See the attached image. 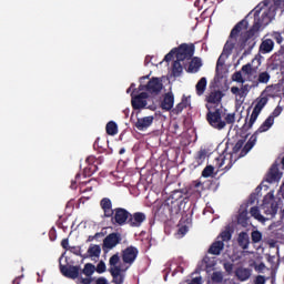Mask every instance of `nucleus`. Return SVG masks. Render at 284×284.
I'll use <instances>...</instances> for the list:
<instances>
[{"mask_svg": "<svg viewBox=\"0 0 284 284\" xmlns=\"http://www.w3.org/2000/svg\"><path fill=\"white\" fill-rule=\"evenodd\" d=\"M61 274L67 278H72L73 281L81 274V266L79 265H59Z\"/></svg>", "mask_w": 284, "mask_h": 284, "instance_id": "9b49d317", "label": "nucleus"}, {"mask_svg": "<svg viewBox=\"0 0 284 284\" xmlns=\"http://www.w3.org/2000/svg\"><path fill=\"white\" fill-rule=\"evenodd\" d=\"M138 90L140 92H146L149 97H159L161 90H163V80L161 78H151L146 84H140Z\"/></svg>", "mask_w": 284, "mask_h": 284, "instance_id": "423d86ee", "label": "nucleus"}, {"mask_svg": "<svg viewBox=\"0 0 284 284\" xmlns=\"http://www.w3.org/2000/svg\"><path fill=\"white\" fill-rule=\"evenodd\" d=\"M235 276L239 278V281H247V278L252 276V272H250V268H237Z\"/></svg>", "mask_w": 284, "mask_h": 284, "instance_id": "c756f323", "label": "nucleus"}, {"mask_svg": "<svg viewBox=\"0 0 284 284\" xmlns=\"http://www.w3.org/2000/svg\"><path fill=\"white\" fill-rule=\"evenodd\" d=\"M252 84H242L241 89H240V97H247V94L250 93V90H252Z\"/></svg>", "mask_w": 284, "mask_h": 284, "instance_id": "a18cd8bd", "label": "nucleus"}, {"mask_svg": "<svg viewBox=\"0 0 284 284\" xmlns=\"http://www.w3.org/2000/svg\"><path fill=\"white\" fill-rule=\"evenodd\" d=\"M193 186L199 190V187H201V190H203V182H201L200 180H195L193 181Z\"/></svg>", "mask_w": 284, "mask_h": 284, "instance_id": "052dcab7", "label": "nucleus"}, {"mask_svg": "<svg viewBox=\"0 0 284 284\" xmlns=\"http://www.w3.org/2000/svg\"><path fill=\"white\" fill-rule=\"evenodd\" d=\"M251 240H252V243H261V241H263V233H261V231L258 230L252 231Z\"/></svg>", "mask_w": 284, "mask_h": 284, "instance_id": "ea45409f", "label": "nucleus"}, {"mask_svg": "<svg viewBox=\"0 0 284 284\" xmlns=\"http://www.w3.org/2000/svg\"><path fill=\"white\" fill-rule=\"evenodd\" d=\"M225 163H226V165H225ZM223 165H225L224 166V170L227 172V170H232V165H234V163L232 162V155H229V158L227 156H224L223 159H222V162L220 163V168H223Z\"/></svg>", "mask_w": 284, "mask_h": 284, "instance_id": "e433bc0d", "label": "nucleus"}, {"mask_svg": "<svg viewBox=\"0 0 284 284\" xmlns=\"http://www.w3.org/2000/svg\"><path fill=\"white\" fill-rule=\"evenodd\" d=\"M203 65V62L201 61V58L194 57L191 59V62L189 63V68L186 69V72L194 74L201 70V67Z\"/></svg>", "mask_w": 284, "mask_h": 284, "instance_id": "b1692460", "label": "nucleus"}, {"mask_svg": "<svg viewBox=\"0 0 284 284\" xmlns=\"http://www.w3.org/2000/svg\"><path fill=\"white\" fill-rule=\"evenodd\" d=\"M87 163L89 164L87 168H84L83 170V176L85 179L92 176V174H94V172H97L99 170V166H97V164H92L95 161L94 156H89L87 158Z\"/></svg>", "mask_w": 284, "mask_h": 284, "instance_id": "412c9836", "label": "nucleus"}, {"mask_svg": "<svg viewBox=\"0 0 284 284\" xmlns=\"http://www.w3.org/2000/svg\"><path fill=\"white\" fill-rule=\"evenodd\" d=\"M250 214L251 216H254L255 220L258 221L260 223H265V221H267V219L261 214L258 206L251 207Z\"/></svg>", "mask_w": 284, "mask_h": 284, "instance_id": "7c9ffc66", "label": "nucleus"}, {"mask_svg": "<svg viewBox=\"0 0 284 284\" xmlns=\"http://www.w3.org/2000/svg\"><path fill=\"white\" fill-rule=\"evenodd\" d=\"M181 61L182 60L176 59L173 62V65H172V74H173V77H181V74H183V65L181 64Z\"/></svg>", "mask_w": 284, "mask_h": 284, "instance_id": "72a5a7b5", "label": "nucleus"}, {"mask_svg": "<svg viewBox=\"0 0 284 284\" xmlns=\"http://www.w3.org/2000/svg\"><path fill=\"white\" fill-rule=\"evenodd\" d=\"M80 283H82V284H91L92 283V278H90V277H81L80 278Z\"/></svg>", "mask_w": 284, "mask_h": 284, "instance_id": "e2e57ef3", "label": "nucleus"}, {"mask_svg": "<svg viewBox=\"0 0 284 284\" xmlns=\"http://www.w3.org/2000/svg\"><path fill=\"white\" fill-rule=\"evenodd\" d=\"M100 207L104 219H110L112 225H118L119 227L128 225L130 221V211L123 207L112 209V200H110V197H103L100 201Z\"/></svg>", "mask_w": 284, "mask_h": 284, "instance_id": "f03ea898", "label": "nucleus"}, {"mask_svg": "<svg viewBox=\"0 0 284 284\" xmlns=\"http://www.w3.org/2000/svg\"><path fill=\"white\" fill-rule=\"evenodd\" d=\"M119 261H121V257L119 256V253H116L110 257L109 263L111 267H116V265H119Z\"/></svg>", "mask_w": 284, "mask_h": 284, "instance_id": "de8ad7c7", "label": "nucleus"}, {"mask_svg": "<svg viewBox=\"0 0 284 284\" xmlns=\"http://www.w3.org/2000/svg\"><path fill=\"white\" fill-rule=\"evenodd\" d=\"M250 26V23L247 22V19H243L240 22H237L234 28L231 30L229 40L225 42L223 51L217 60L216 63V70H219V67L221 65V59H223V57H230L235 48L236 50V39H239V36L241 34V32H243V30H247V27Z\"/></svg>", "mask_w": 284, "mask_h": 284, "instance_id": "7ed1b4c3", "label": "nucleus"}, {"mask_svg": "<svg viewBox=\"0 0 284 284\" xmlns=\"http://www.w3.org/2000/svg\"><path fill=\"white\" fill-rule=\"evenodd\" d=\"M121 243V234L119 233H111L105 236L102 244L103 252H110V250H114L115 246Z\"/></svg>", "mask_w": 284, "mask_h": 284, "instance_id": "9d476101", "label": "nucleus"}, {"mask_svg": "<svg viewBox=\"0 0 284 284\" xmlns=\"http://www.w3.org/2000/svg\"><path fill=\"white\" fill-rule=\"evenodd\" d=\"M112 278H113V283L123 284V275H118V276L112 277Z\"/></svg>", "mask_w": 284, "mask_h": 284, "instance_id": "bf43d9fd", "label": "nucleus"}, {"mask_svg": "<svg viewBox=\"0 0 284 284\" xmlns=\"http://www.w3.org/2000/svg\"><path fill=\"white\" fill-rule=\"evenodd\" d=\"M272 125H274V118L273 116H268L266 118V120L260 125V128L256 130L260 134H263V132H267V130H270V128H272Z\"/></svg>", "mask_w": 284, "mask_h": 284, "instance_id": "cd10ccee", "label": "nucleus"}, {"mask_svg": "<svg viewBox=\"0 0 284 284\" xmlns=\"http://www.w3.org/2000/svg\"><path fill=\"white\" fill-rule=\"evenodd\" d=\"M61 247H63V250H70V241L68 239H63L61 241Z\"/></svg>", "mask_w": 284, "mask_h": 284, "instance_id": "4d7b16f0", "label": "nucleus"}, {"mask_svg": "<svg viewBox=\"0 0 284 284\" xmlns=\"http://www.w3.org/2000/svg\"><path fill=\"white\" fill-rule=\"evenodd\" d=\"M110 274L112 277H116V276H123V274H121V266H113L110 268Z\"/></svg>", "mask_w": 284, "mask_h": 284, "instance_id": "8fccbe9b", "label": "nucleus"}, {"mask_svg": "<svg viewBox=\"0 0 284 284\" xmlns=\"http://www.w3.org/2000/svg\"><path fill=\"white\" fill-rule=\"evenodd\" d=\"M231 92L232 94H239V97H241V89H239V87H232Z\"/></svg>", "mask_w": 284, "mask_h": 284, "instance_id": "680f3d73", "label": "nucleus"}, {"mask_svg": "<svg viewBox=\"0 0 284 284\" xmlns=\"http://www.w3.org/2000/svg\"><path fill=\"white\" fill-rule=\"evenodd\" d=\"M154 123V115H149L144 118H139L134 123V128L140 132H145Z\"/></svg>", "mask_w": 284, "mask_h": 284, "instance_id": "f3484780", "label": "nucleus"}, {"mask_svg": "<svg viewBox=\"0 0 284 284\" xmlns=\"http://www.w3.org/2000/svg\"><path fill=\"white\" fill-rule=\"evenodd\" d=\"M181 201L166 200L165 207L168 209L171 216H176L181 212Z\"/></svg>", "mask_w": 284, "mask_h": 284, "instance_id": "aec40b11", "label": "nucleus"}, {"mask_svg": "<svg viewBox=\"0 0 284 284\" xmlns=\"http://www.w3.org/2000/svg\"><path fill=\"white\" fill-rule=\"evenodd\" d=\"M283 112V108L282 106H276L273 112L271 113V115L268 116H273V121L274 119H276V116H281V113Z\"/></svg>", "mask_w": 284, "mask_h": 284, "instance_id": "5fc2aeb1", "label": "nucleus"}, {"mask_svg": "<svg viewBox=\"0 0 284 284\" xmlns=\"http://www.w3.org/2000/svg\"><path fill=\"white\" fill-rule=\"evenodd\" d=\"M69 251L75 256H81V258H88V255L81 254V246H70Z\"/></svg>", "mask_w": 284, "mask_h": 284, "instance_id": "c03bdc74", "label": "nucleus"}, {"mask_svg": "<svg viewBox=\"0 0 284 284\" xmlns=\"http://www.w3.org/2000/svg\"><path fill=\"white\" fill-rule=\"evenodd\" d=\"M136 256H139V248L134 246H129L122 251V261L129 265L136 261Z\"/></svg>", "mask_w": 284, "mask_h": 284, "instance_id": "ddd939ff", "label": "nucleus"}, {"mask_svg": "<svg viewBox=\"0 0 284 284\" xmlns=\"http://www.w3.org/2000/svg\"><path fill=\"white\" fill-rule=\"evenodd\" d=\"M267 101H270V99H267V97H263V93L255 100L256 104L251 113V116L245 118V123L241 128L242 134H247V132L252 130L254 123H256V119H258V115L261 112H263V108L267 105Z\"/></svg>", "mask_w": 284, "mask_h": 284, "instance_id": "20e7f679", "label": "nucleus"}, {"mask_svg": "<svg viewBox=\"0 0 284 284\" xmlns=\"http://www.w3.org/2000/svg\"><path fill=\"white\" fill-rule=\"evenodd\" d=\"M276 17V6H271L268 8H263V4L260 3L254 8V23L250 30L240 34V38L236 42V52L241 54V60L245 57L252 54V50L256 45V33L265 26L272 23V19Z\"/></svg>", "mask_w": 284, "mask_h": 284, "instance_id": "f257e3e1", "label": "nucleus"}, {"mask_svg": "<svg viewBox=\"0 0 284 284\" xmlns=\"http://www.w3.org/2000/svg\"><path fill=\"white\" fill-rule=\"evenodd\" d=\"M232 81H235V83H245L246 80L243 78V69L233 73Z\"/></svg>", "mask_w": 284, "mask_h": 284, "instance_id": "58836bf2", "label": "nucleus"}, {"mask_svg": "<svg viewBox=\"0 0 284 284\" xmlns=\"http://www.w3.org/2000/svg\"><path fill=\"white\" fill-rule=\"evenodd\" d=\"M175 57L178 61L192 59L194 57V44L182 43L179 48H175Z\"/></svg>", "mask_w": 284, "mask_h": 284, "instance_id": "1a4fd4ad", "label": "nucleus"}, {"mask_svg": "<svg viewBox=\"0 0 284 284\" xmlns=\"http://www.w3.org/2000/svg\"><path fill=\"white\" fill-rule=\"evenodd\" d=\"M212 283H223V273L220 271L213 272L211 275Z\"/></svg>", "mask_w": 284, "mask_h": 284, "instance_id": "a19ab883", "label": "nucleus"}, {"mask_svg": "<svg viewBox=\"0 0 284 284\" xmlns=\"http://www.w3.org/2000/svg\"><path fill=\"white\" fill-rule=\"evenodd\" d=\"M242 72L244 77H246V81L252 82V88H258V85L264 84L267 85L270 83V79H272V75H270V72L263 71L260 72L256 80H253L252 77L254 72H256V69L252 68V63H246L242 67Z\"/></svg>", "mask_w": 284, "mask_h": 284, "instance_id": "39448f33", "label": "nucleus"}, {"mask_svg": "<svg viewBox=\"0 0 284 284\" xmlns=\"http://www.w3.org/2000/svg\"><path fill=\"white\" fill-rule=\"evenodd\" d=\"M236 122V113H227L224 118L225 125H233Z\"/></svg>", "mask_w": 284, "mask_h": 284, "instance_id": "37998d69", "label": "nucleus"}, {"mask_svg": "<svg viewBox=\"0 0 284 284\" xmlns=\"http://www.w3.org/2000/svg\"><path fill=\"white\" fill-rule=\"evenodd\" d=\"M101 237H103V233H95L94 235H93V239H101Z\"/></svg>", "mask_w": 284, "mask_h": 284, "instance_id": "338daca9", "label": "nucleus"}, {"mask_svg": "<svg viewBox=\"0 0 284 284\" xmlns=\"http://www.w3.org/2000/svg\"><path fill=\"white\" fill-rule=\"evenodd\" d=\"M106 134H109V136H114L116 134H119V125H116V122L114 121H110L106 126Z\"/></svg>", "mask_w": 284, "mask_h": 284, "instance_id": "2f4dec72", "label": "nucleus"}, {"mask_svg": "<svg viewBox=\"0 0 284 284\" xmlns=\"http://www.w3.org/2000/svg\"><path fill=\"white\" fill-rule=\"evenodd\" d=\"M206 121L214 130H223L225 128V121L221 118V109H216L215 111L209 110Z\"/></svg>", "mask_w": 284, "mask_h": 284, "instance_id": "6e6552de", "label": "nucleus"}, {"mask_svg": "<svg viewBox=\"0 0 284 284\" xmlns=\"http://www.w3.org/2000/svg\"><path fill=\"white\" fill-rule=\"evenodd\" d=\"M239 223H246L247 221V211H243L239 214L237 217Z\"/></svg>", "mask_w": 284, "mask_h": 284, "instance_id": "6e6d98bb", "label": "nucleus"}, {"mask_svg": "<svg viewBox=\"0 0 284 284\" xmlns=\"http://www.w3.org/2000/svg\"><path fill=\"white\" fill-rule=\"evenodd\" d=\"M105 270H106L105 262L103 261L99 262L95 267V272H98V274H103Z\"/></svg>", "mask_w": 284, "mask_h": 284, "instance_id": "3c124183", "label": "nucleus"}, {"mask_svg": "<svg viewBox=\"0 0 284 284\" xmlns=\"http://www.w3.org/2000/svg\"><path fill=\"white\" fill-rule=\"evenodd\" d=\"M145 219L146 216L143 212L130 213L128 225H130V227H141Z\"/></svg>", "mask_w": 284, "mask_h": 284, "instance_id": "dca6fc26", "label": "nucleus"}, {"mask_svg": "<svg viewBox=\"0 0 284 284\" xmlns=\"http://www.w3.org/2000/svg\"><path fill=\"white\" fill-rule=\"evenodd\" d=\"M274 50V40L264 39L260 44V53L261 54H270Z\"/></svg>", "mask_w": 284, "mask_h": 284, "instance_id": "5701e85b", "label": "nucleus"}, {"mask_svg": "<svg viewBox=\"0 0 284 284\" xmlns=\"http://www.w3.org/2000/svg\"><path fill=\"white\" fill-rule=\"evenodd\" d=\"M212 174H214V166H212V165H206L204 168V170L202 171V176L204 179H210V176H212Z\"/></svg>", "mask_w": 284, "mask_h": 284, "instance_id": "79ce46f5", "label": "nucleus"}, {"mask_svg": "<svg viewBox=\"0 0 284 284\" xmlns=\"http://www.w3.org/2000/svg\"><path fill=\"white\" fill-rule=\"evenodd\" d=\"M160 108L165 112H172L174 108V93L168 92L164 94L163 100L161 101Z\"/></svg>", "mask_w": 284, "mask_h": 284, "instance_id": "a211bd4d", "label": "nucleus"}, {"mask_svg": "<svg viewBox=\"0 0 284 284\" xmlns=\"http://www.w3.org/2000/svg\"><path fill=\"white\" fill-rule=\"evenodd\" d=\"M272 39L280 45V50L277 51L280 55L284 54V37L283 33L278 31H273L271 33Z\"/></svg>", "mask_w": 284, "mask_h": 284, "instance_id": "393cba45", "label": "nucleus"}, {"mask_svg": "<svg viewBox=\"0 0 284 284\" xmlns=\"http://www.w3.org/2000/svg\"><path fill=\"white\" fill-rule=\"evenodd\" d=\"M168 200L169 201H180L181 203H183V192H181L179 190L173 191Z\"/></svg>", "mask_w": 284, "mask_h": 284, "instance_id": "4c0bfd02", "label": "nucleus"}, {"mask_svg": "<svg viewBox=\"0 0 284 284\" xmlns=\"http://www.w3.org/2000/svg\"><path fill=\"white\" fill-rule=\"evenodd\" d=\"M206 88H207V79L201 78L195 85L197 97H203V94H205Z\"/></svg>", "mask_w": 284, "mask_h": 284, "instance_id": "bb28decb", "label": "nucleus"}, {"mask_svg": "<svg viewBox=\"0 0 284 284\" xmlns=\"http://www.w3.org/2000/svg\"><path fill=\"white\" fill-rule=\"evenodd\" d=\"M255 284H265V276L257 275L255 278Z\"/></svg>", "mask_w": 284, "mask_h": 284, "instance_id": "13d9d810", "label": "nucleus"}, {"mask_svg": "<svg viewBox=\"0 0 284 284\" xmlns=\"http://www.w3.org/2000/svg\"><path fill=\"white\" fill-rule=\"evenodd\" d=\"M187 105H190L187 98H183L182 101L180 103H178L175 105V108H173L171 110L172 114H181V112H183V110H185V108H187Z\"/></svg>", "mask_w": 284, "mask_h": 284, "instance_id": "c85d7f7f", "label": "nucleus"}, {"mask_svg": "<svg viewBox=\"0 0 284 284\" xmlns=\"http://www.w3.org/2000/svg\"><path fill=\"white\" fill-rule=\"evenodd\" d=\"M220 239H222L221 241L224 243V242H227V241H232V232L230 231H223L221 234H220Z\"/></svg>", "mask_w": 284, "mask_h": 284, "instance_id": "09e8293b", "label": "nucleus"}, {"mask_svg": "<svg viewBox=\"0 0 284 284\" xmlns=\"http://www.w3.org/2000/svg\"><path fill=\"white\" fill-rule=\"evenodd\" d=\"M206 156H207V151H205V149H201L195 155V166L199 168V165H203Z\"/></svg>", "mask_w": 284, "mask_h": 284, "instance_id": "473e14b6", "label": "nucleus"}, {"mask_svg": "<svg viewBox=\"0 0 284 284\" xmlns=\"http://www.w3.org/2000/svg\"><path fill=\"white\" fill-rule=\"evenodd\" d=\"M179 232H181V234H185V232H187V227L182 226Z\"/></svg>", "mask_w": 284, "mask_h": 284, "instance_id": "774afa93", "label": "nucleus"}, {"mask_svg": "<svg viewBox=\"0 0 284 284\" xmlns=\"http://www.w3.org/2000/svg\"><path fill=\"white\" fill-rule=\"evenodd\" d=\"M283 178V173L278 170V164H272L270 168L265 181L266 183H278Z\"/></svg>", "mask_w": 284, "mask_h": 284, "instance_id": "2eb2a0df", "label": "nucleus"}, {"mask_svg": "<svg viewBox=\"0 0 284 284\" xmlns=\"http://www.w3.org/2000/svg\"><path fill=\"white\" fill-rule=\"evenodd\" d=\"M189 284H202V278L195 277V278L191 280V282Z\"/></svg>", "mask_w": 284, "mask_h": 284, "instance_id": "69168bd1", "label": "nucleus"}, {"mask_svg": "<svg viewBox=\"0 0 284 284\" xmlns=\"http://www.w3.org/2000/svg\"><path fill=\"white\" fill-rule=\"evenodd\" d=\"M223 267L226 273L232 274V272L234 270V264L232 262H224Z\"/></svg>", "mask_w": 284, "mask_h": 284, "instance_id": "603ef678", "label": "nucleus"}, {"mask_svg": "<svg viewBox=\"0 0 284 284\" xmlns=\"http://www.w3.org/2000/svg\"><path fill=\"white\" fill-rule=\"evenodd\" d=\"M262 207L264 210V214H266V216H271V219H274L276 214H278V202L274 199V191L268 192L264 196Z\"/></svg>", "mask_w": 284, "mask_h": 284, "instance_id": "0eeeda50", "label": "nucleus"}, {"mask_svg": "<svg viewBox=\"0 0 284 284\" xmlns=\"http://www.w3.org/2000/svg\"><path fill=\"white\" fill-rule=\"evenodd\" d=\"M243 145H245V140H239L233 146V154H237V152H241V150H243Z\"/></svg>", "mask_w": 284, "mask_h": 284, "instance_id": "49530a36", "label": "nucleus"}, {"mask_svg": "<svg viewBox=\"0 0 284 284\" xmlns=\"http://www.w3.org/2000/svg\"><path fill=\"white\" fill-rule=\"evenodd\" d=\"M95 284H108V280L105 277H99L95 281Z\"/></svg>", "mask_w": 284, "mask_h": 284, "instance_id": "0e129e2a", "label": "nucleus"}, {"mask_svg": "<svg viewBox=\"0 0 284 284\" xmlns=\"http://www.w3.org/2000/svg\"><path fill=\"white\" fill-rule=\"evenodd\" d=\"M237 243L242 250H247L250 247V235L247 232H241L239 234Z\"/></svg>", "mask_w": 284, "mask_h": 284, "instance_id": "a878e982", "label": "nucleus"}, {"mask_svg": "<svg viewBox=\"0 0 284 284\" xmlns=\"http://www.w3.org/2000/svg\"><path fill=\"white\" fill-rule=\"evenodd\" d=\"M88 255L91 256V257H99L101 256V246L99 245H91L89 248H88Z\"/></svg>", "mask_w": 284, "mask_h": 284, "instance_id": "f704fd0d", "label": "nucleus"}, {"mask_svg": "<svg viewBox=\"0 0 284 284\" xmlns=\"http://www.w3.org/2000/svg\"><path fill=\"white\" fill-rule=\"evenodd\" d=\"M258 131H255L251 138L248 139V141L246 142V144L244 145V148L241 150L240 152V158H243L247 154V152H250V150H252V148H254V145H256V141L258 139Z\"/></svg>", "mask_w": 284, "mask_h": 284, "instance_id": "6ab92c4d", "label": "nucleus"}, {"mask_svg": "<svg viewBox=\"0 0 284 284\" xmlns=\"http://www.w3.org/2000/svg\"><path fill=\"white\" fill-rule=\"evenodd\" d=\"M174 54H176V49H172L165 57H164V61L166 63H170V61H172V59H174Z\"/></svg>", "mask_w": 284, "mask_h": 284, "instance_id": "864d4df0", "label": "nucleus"}, {"mask_svg": "<svg viewBox=\"0 0 284 284\" xmlns=\"http://www.w3.org/2000/svg\"><path fill=\"white\" fill-rule=\"evenodd\" d=\"M225 250V243L221 240L213 242L209 248V254L213 256H220V254Z\"/></svg>", "mask_w": 284, "mask_h": 284, "instance_id": "4be33fe9", "label": "nucleus"}, {"mask_svg": "<svg viewBox=\"0 0 284 284\" xmlns=\"http://www.w3.org/2000/svg\"><path fill=\"white\" fill-rule=\"evenodd\" d=\"M148 99H150L148 92H141L135 97L132 95L131 104L133 110H143V108H146Z\"/></svg>", "mask_w": 284, "mask_h": 284, "instance_id": "f8f14e48", "label": "nucleus"}, {"mask_svg": "<svg viewBox=\"0 0 284 284\" xmlns=\"http://www.w3.org/2000/svg\"><path fill=\"white\" fill-rule=\"evenodd\" d=\"M97 271V267L92 263H87L84 265V268L82 270V274L87 275L88 277L92 276L94 272Z\"/></svg>", "mask_w": 284, "mask_h": 284, "instance_id": "c9c22d12", "label": "nucleus"}, {"mask_svg": "<svg viewBox=\"0 0 284 284\" xmlns=\"http://www.w3.org/2000/svg\"><path fill=\"white\" fill-rule=\"evenodd\" d=\"M206 101V109L212 110V105H219L221 101H223V92L222 91H212L206 95L205 98Z\"/></svg>", "mask_w": 284, "mask_h": 284, "instance_id": "4468645a", "label": "nucleus"}]
</instances>
